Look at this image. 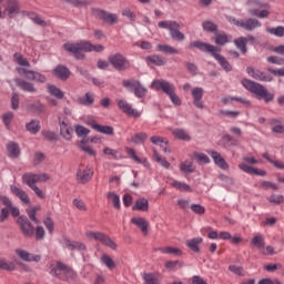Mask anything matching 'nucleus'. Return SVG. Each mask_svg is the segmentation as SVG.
Returning <instances> with one entry per match:
<instances>
[{"mask_svg": "<svg viewBox=\"0 0 284 284\" xmlns=\"http://www.w3.org/2000/svg\"><path fill=\"white\" fill-rule=\"evenodd\" d=\"M190 50H200V52H206L207 54H211L213 59H215L221 68H223L226 72H232V64L225 59V57L221 55L219 52H221V48L214 47L213 44H210L207 42H203L201 40H196L189 43Z\"/></svg>", "mask_w": 284, "mask_h": 284, "instance_id": "1", "label": "nucleus"}, {"mask_svg": "<svg viewBox=\"0 0 284 284\" xmlns=\"http://www.w3.org/2000/svg\"><path fill=\"white\" fill-rule=\"evenodd\" d=\"M63 48L67 52L73 54L74 59L81 61L85 59V54L83 52H103L105 47L103 44H92L88 41H81L78 43H64Z\"/></svg>", "mask_w": 284, "mask_h": 284, "instance_id": "2", "label": "nucleus"}, {"mask_svg": "<svg viewBox=\"0 0 284 284\" xmlns=\"http://www.w3.org/2000/svg\"><path fill=\"white\" fill-rule=\"evenodd\" d=\"M49 274L59 278L60 281H77V271L74 268L59 260L53 261L49 265Z\"/></svg>", "mask_w": 284, "mask_h": 284, "instance_id": "3", "label": "nucleus"}, {"mask_svg": "<svg viewBox=\"0 0 284 284\" xmlns=\"http://www.w3.org/2000/svg\"><path fill=\"white\" fill-rule=\"evenodd\" d=\"M242 85L248 90V92L256 94L257 99H263L265 103H272V101H274V93H270V91L258 82H254L250 79H243Z\"/></svg>", "mask_w": 284, "mask_h": 284, "instance_id": "4", "label": "nucleus"}, {"mask_svg": "<svg viewBox=\"0 0 284 284\" xmlns=\"http://www.w3.org/2000/svg\"><path fill=\"white\" fill-rule=\"evenodd\" d=\"M158 26L159 28L169 30L170 37L173 41H178L179 43L185 41V33L181 32V24L179 22L174 20L160 21Z\"/></svg>", "mask_w": 284, "mask_h": 284, "instance_id": "5", "label": "nucleus"}, {"mask_svg": "<svg viewBox=\"0 0 284 284\" xmlns=\"http://www.w3.org/2000/svg\"><path fill=\"white\" fill-rule=\"evenodd\" d=\"M109 63L118 70V72H125V70H130L132 68V62L128 60L122 53H114L109 55Z\"/></svg>", "mask_w": 284, "mask_h": 284, "instance_id": "6", "label": "nucleus"}, {"mask_svg": "<svg viewBox=\"0 0 284 284\" xmlns=\"http://www.w3.org/2000/svg\"><path fill=\"white\" fill-rule=\"evenodd\" d=\"M122 85L123 88H126V90H130V92H133L136 99H144L148 94V89L143 87L139 80H123Z\"/></svg>", "mask_w": 284, "mask_h": 284, "instance_id": "7", "label": "nucleus"}, {"mask_svg": "<svg viewBox=\"0 0 284 284\" xmlns=\"http://www.w3.org/2000/svg\"><path fill=\"white\" fill-rule=\"evenodd\" d=\"M17 224L22 236H24L26 239H32V236H34V225L32 224V222H30L28 216L20 215L17 220Z\"/></svg>", "mask_w": 284, "mask_h": 284, "instance_id": "8", "label": "nucleus"}, {"mask_svg": "<svg viewBox=\"0 0 284 284\" xmlns=\"http://www.w3.org/2000/svg\"><path fill=\"white\" fill-rule=\"evenodd\" d=\"M91 14H93L95 19H100V21L109 23V26H114V23L119 21L116 13H108V11L99 8H91Z\"/></svg>", "mask_w": 284, "mask_h": 284, "instance_id": "9", "label": "nucleus"}, {"mask_svg": "<svg viewBox=\"0 0 284 284\" xmlns=\"http://www.w3.org/2000/svg\"><path fill=\"white\" fill-rule=\"evenodd\" d=\"M151 88H152V90H156V92L162 90V92L164 94H166V97H170V94L176 92V88L174 87V84H172L165 80H154L151 83Z\"/></svg>", "mask_w": 284, "mask_h": 284, "instance_id": "10", "label": "nucleus"}, {"mask_svg": "<svg viewBox=\"0 0 284 284\" xmlns=\"http://www.w3.org/2000/svg\"><path fill=\"white\" fill-rule=\"evenodd\" d=\"M118 108L131 119H141V112L130 105L125 100H116Z\"/></svg>", "mask_w": 284, "mask_h": 284, "instance_id": "11", "label": "nucleus"}, {"mask_svg": "<svg viewBox=\"0 0 284 284\" xmlns=\"http://www.w3.org/2000/svg\"><path fill=\"white\" fill-rule=\"evenodd\" d=\"M0 201L2 205L6 206L2 207L0 211V223H4V221H8V217L10 216V210L11 207H14V205H12V201L10 200V197L6 195L0 196Z\"/></svg>", "mask_w": 284, "mask_h": 284, "instance_id": "12", "label": "nucleus"}, {"mask_svg": "<svg viewBox=\"0 0 284 284\" xmlns=\"http://www.w3.org/2000/svg\"><path fill=\"white\" fill-rule=\"evenodd\" d=\"M92 176H94V171L87 166V169H79L77 171L75 179L78 183L85 185V183L91 181Z\"/></svg>", "mask_w": 284, "mask_h": 284, "instance_id": "13", "label": "nucleus"}, {"mask_svg": "<svg viewBox=\"0 0 284 284\" xmlns=\"http://www.w3.org/2000/svg\"><path fill=\"white\" fill-rule=\"evenodd\" d=\"M53 74L57 79H59V81H68V79L72 77V71H70V69L63 64H58L53 69Z\"/></svg>", "mask_w": 284, "mask_h": 284, "instance_id": "14", "label": "nucleus"}, {"mask_svg": "<svg viewBox=\"0 0 284 284\" xmlns=\"http://www.w3.org/2000/svg\"><path fill=\"white\" fill-rule=\"evenodd\" d=\"M92 130H95V132H100V134H106L108 136H112L114 134V128L110 125H101L97 123V120H92L88 123Z\"/></svg>", "mask_w": 284, "mask_h": 284, "instance_id": "15", "label": "nucleus"}, {"mask_svg": "<svg viewBox=\"0 0 284 284\" xmlns=\"http://www.w3.org/2000/svg\"><path fill=\"white\" fill-rule=\"evenodd\" d=\"M6 12H8L9 19H14L19 12H21V8L19 7V0H7V6L4 8Z\"/></svg>", "mask_w": 284, "mask_h": 284, "instance_id": "16", "label": "nucleus"}, {"mask_svg": "<svg viewBox=\"0 0 284 284\" xmlns=\"http://www.w3.org/2000/svg\"><path fill=\"white\" fill-rule=\"evenodd\" d=\"M203 88L196 87L192 89V97H193V105L197 108L199 110H203L205 108V104H203L202 99H203Z\"/></svg>", "mask_w": 284, "mask_h": 284, "instance_id": "17", "label": "nucleus"}, {"mask_svg": "<svg viewBox=\"0 0 284 284\" xmlns=\"http://www.w3.org/2000/svg\"><path fill=\"white\" fill-rule=\"evenodd\" d=\"M240 170L252 176H267V171L250 166L245 163L239 164Z\"/></svg>", "mask_w": 284, "mask_h": 284, "instance_id": "18", "label": "nucleus"}, {"mask_svg": "<svg viewBox=\"0 0 284 284\" xmlns=\"http://www.w3.org/2000/svg\"><path fill=\"white\" fill-rule=\"evenodd\" d=\"M45 110V104L41 103V101H33L27 104V111L31 112V114H37L38 116H41Z\"/></svg>", "mask_w": 284, "mask_h": 284, "instance_id": "19", "label": "nucleus"}, {"mask_svg": "<svg viewBox=\"0 0 284 284\" xmlns=\"http://www.w3.org/2000/svg\"><path fill=\"white\" fill-rule=\"evenodd\" d=\"M13 81L16 85L20 88V90H22V92H29L31 94L37 92V88H34V84L31 82H28L20 78H14Z\"/></svg>", "mask_w": 284, "mask_h": 284, "instance_id": "20", "label": "nucleus"}, {"mask_svg": "<svg viewBox=\"0 0 284 284\" xmlns=\"http://www.w3.org/2000/svg\"><path fill=\"white\" fill-rule=\"evenodd\" d=\"M246 72L247 74H250L253 79H256V81H266L270 82L272 81V77L271 75H266L263 71L261 70H255L252 67H247L246 68Z\"/></svg>", "mask_w": 284, "mask_h": 284, "instance_id": "21", "label": "nucleus"}, {"mask_svg": "<svg viewBox=\"0 0 284 284\" xmlns=\"http://www.w3.org/2000/svg\"><path fill=\"white\" fill-rule=\"evenodd\" d=\"M131 223L133 225H136V227H139L141 230L142 234H144V236H148L150 222H148V220H145V217H132Z\"/></svg>", "mask_w": 284, "mask_h": 284, "instance_id": "22", "label": "nucleus"}, {"mask_svg": "<svg viewBox=\"0 0 284 284\" xmlns=\"http://www.w3.org/2000/svg\"><path fill=\"white\" fill-rule=\"evenodd\" d=\"M261 21L256 18H248L246 20H242L241 28L246 30L247 32H252V30H256V28H261Z\"/></svg>", "mask_w": 284, "mask_h": 284, "instance_id": "23", "label": "nucleus"}, {"mask_svg": "<svg viewBox=\"0 0 284 284\" xmlns=\"http://www.w3.org/2000/svg\"><path fill=\"white\" fill-rule=\"evenodd\" d=\"M10 190L14 196L20 199L24 205H30V196H28V193L23 191L22 189L18 187L17 185H10Z\"/></svg>", "mask_w": 284, "mask_h": 284, "instance_id": "24", "label": "nucleus"}, {"mask_svg": "<svg viewBox=\"0 0 284 284\" xmlns=\"http://www.w3.org/2000/svg\"><path fill=\"white\" fill-rule=\"evenodd\" d=\"M151 143H153L154 145H160V148H162L164 154H170V142L168 140H165L162 136H151L150 139Z\"/></svg>", "mask_w": 284, "mask_h": 284, "instance_id": "25", "label": "nucleus"}, {"mask_svg": "<svg viewBox=\"0 0 284 284\" xmlns=\"http://www.w3.org/2000/svg\"><path fill=\"white\" fill-rule=\"evenodd\" d=\"M7 152L10 159H19L21 156V148L17 142H9L7 144Z\"/></svg>", "mask_w": 284, "mask_h": 284, "instance_id": "26", "label": "nucleus"}, {"mask_svg": "<svg viewBox=\"0 0 284 284\" xmlns=\"http://www.w3.org/2000/svg\"><path fill=\"white\" fill-rule=\"evenodd\" d=\"M211 156H212L215 165H217V168H221V170H227L230 168V165L227 164L225 159H223L221 153H219L216 151H212Z\"/></svg>", "mask_w": 284, "mask_h": 284, "instance_id": "27", "label": "nucleus"}, {"mask_svg": "<svg viewBox=\"0 0 284 284\" xmlns=\"http://www.w3.org/2000/svg\"><path fill=\"white\" fill-rule=\"evenodd\" d=\"M132 210L139 212H148V210H150V202L145 197H140L135 201Z\"/></svg>", "mask_w": 284, "mask_h": 284, "instance_id": "28", "label": "nucleus"}, {"mask_svg": "<svg viewBox=\"0 0 284 284\" xmlns=\"http://www.w3.org/2000/svg\"><path fill=\"white\" fill-rule=\"evenodd\" d=\"M201 243H203V237H194L186 241V247H189L191 252H194L195 254H200L201 247H199V245H201Z\"/></svg>", "mask_w": 284, "mask_h": 284, "instance_id": "29", "label": "nucleus"}, {"mask_svg": "<svg viewBox=\"0 0 284 284\" xmlns=\"http://www.w3.org/2000/svg\"><path fill=\"white\" fill-rule=\"evenodd\" d=\"M154 252H161L162 254H171L172 256H183V251L174 246L154 248Z\"/></svg>", "mask_w": 284, "mask_h": 284, "instance_id": "30", "label": "nucleus"}, {"mask_svg": "<svg viewBox=\"0 0 284 284\" xmlns=\"http://www.w3.org/2000/svg\"><path fill=\"white\" fill-rule=\"evenodd\" d=\"M22 183L31 189L37 186V183H39L37 180V173H24L22 175Z\"/></svg>", "mask_w": 284, "mask_h": 284, "instance_id": "31", "label": "nucleus"}, {"mask_svg": "<svg viewBox=\"0 0 284 284\" xmlns=\"http://www.w3.org/2000/svg\"><path fill=\"white\" fill-rule=\"evenodd\" d=\"M26 130L30 134H39V132H41V121L31 120L26 124Z\"/></svg>", "mask_w": 284, "mask_h": 284, "instance_id": "32", "label": "nucleus"}, {"mask_svg": "<svg viewBox=\"0 0 284 284\" xmlns=\"http://www.w3.org/2000/svg\"><path fill=\"white\" fill-rule=\"evenodd\" d=\"M60 135L65 139V141H72V128L65 124V121L60 122Z\"/></svg>", "mask_w": 284, "mask_h": 284, "instance_id": "33", "label": "nucleus"}, {"mask_svg": "<svg viewBox=\"0 0 284 284\" xmlns=\"http://www.w3.org/2000/svg\"><path fill=\"white\" fill-rule=\"evenodd\" d=\"M79 150L88 154L89 156H97V151L88 145V141L81 140L77 143Z\"/></svg>", "mask_w": 284, "mask_h": 284, "instance_id": "34", "label": "nucleus"}, {"mask_svg": "<svg viewBox=\"0 0 284 284\" xmlns=\"http://www.w3.org/2000/svg\"><path fill=\"white\" fill-rule=\"evenodd\" d=\"M251 245H254L262 254H265V240L263 236L255 235L251 241Z\"/></svg>", "mask_w": 284, "mask_h": 284, "instance_id": "35", "label": "nucleus"}, {"mask_svg": "<svg viewBox=\"0 0 284 284\" xmlns=\"http://www.w3.org/2000/svg\"><path fill=\"white\" fill-rule=\"evenodd\" d=\"M234 44L242 54H247V38L240 37L234 40Z\"/></svg>", "mask_w": 284, "mask_h": 284, "instance_id": "36", "label": "nucleus"}, {"mask_svg": "<svg viewBox=\"0 0 284 284\" xmlns=\"http://www.w3.org/2000/svg\"><path fill=\"white\" fill-rule=\"evenodd\" d=\"M39 211H41L40 205H36V206H32L31 209H27V214L29 216V221H31L36 225H39V223H41V221H39L37 219V212H39Z\"/></svg>", "mask_w": 284, "mask_h": 284, "instance_id": "37", "label": "nucleus"}, {"mask_svg": "<svg viewBox=\"0 0 284 284\" xmlns=\"http://www.w3.org/2000/svg\"><path fill=\"white\" fill-rule=\"evenodd\" d=\"M106 199L112 202L114 210H121V197L115 192H108Z\"/></svg>", "mask_w": 284, "mask_h": 284, "instance_id": "38", "label": "nucleus"}, {"mask_svg": "<svg viewBox=\"0 0 284 284\" xmlns=\"http://www.w3.org/2000/svg\"><path fill=\"white\" fill-rule=\"evenodd\" d=\"M202 28L204 32H211L213 34L219 32V26H216L212 20H204L202 22Z\"/></svg>", "mask_w": 284, "mask_h": 284, "instance_id": "39", "label": "nucleus"}, {"mask_svg": "<svg viewBox=\"0 0 284 284\" xmlns=\"http://www.w3.org/2000/svg\"><path fill=\"white\" fill-rule=\"evenodd\" d=\"M16 70L20 77H24V79H27L28 81H34L36 71L21 68V67H18Z\"/></svg>", "mask_w": 284, "mask_h": 284, "instance_id": "40", "label": "nucleus"}, {"mask_svg": "<svg viewBox=\"0 0 284 284\" xmlns=\"http://www.w3.org/2000/svg\"><path fill=\"white\" fill-rule=\"evenodd\" d=\"M80 105L90 106L94 103V95L90 92H87L84 97L78 99Z\"/></svg>", "mask_w": 284, "mask_h": 284, "instance_id": "41", "label": "nucleus"}, {"mask_svg": "<svg viewBox=\"0 0 284 284\" xmlns=\"http://www.w3.org/2000/svg\"><path fill=\"white\" fill-rule=\"evenodd\" d=\"M214 34H215L214 39H215L216 45H225L226 43H230V37L226 36L225 32L219 33V31H217Z\"/></svg>", "mask_w": 284, "mask_h": 284, "instance_id": "42", "label": "nucleus"}, {"mask_svg": "<svg viewBox=\"0 0 284 284\" xmlns=\"http://www.w3.org/2000/svg\"><path fill=\"white\" fill-rule=\"evenodd\" d=\"M101 263H103V265H105V267H108V270H116V263L108 254H103L101 256Z\"/></svg>", "mask_w": 284, "mask_h": 284, "instance_id": "43", "label": "nucleus"}, {"mask_svg": "<svg viewBox=\"0 0 284 284\" xmlns=\"http://www.w3.org/2000/svg\"><path fill=\"white\" fill-rule=\"evenodd\" d=\"M173 134L175 136V139H179L180 141H191V136L187 133V131L183 130V129H175L173 131Z\"/></svg>", "mask_w": 284, "mask_h": 284, "instance_id": "44", "label": "nucleus"}, {"mask_svg": "<svg viewBox=\"0 0 284 284\" xmlns=\"http://www.w3.org/2000/svg\"><path fill=\"white\" fill-rule=\"evenodd\" d=\"M145 61L149 63H153V65H165L166 61L165 58H162L160 55H148L145 58Z\"/></svg>", "mask_w": 284, "mask_h": 284, "instance_id": "45", "label": "nucleus"}, {"mask_svg": "<svg viewBox=\"0 0 284 284\" xmlns=\"http://www.w3.org/2000/svg\"><path fill=\"white\" fill-rule=\"evenodd\" d=\"M171 185L172 187H175V190H179L180 192H192V186H190L185 182L173 181Z\"/></svg>", "mask_w": 284, "mask_h": 284, "instance_id": "46", "label": "nucleus"}, {"mask_svg": "<svg viewBox=\"0 0 284 284\" xmlns=\"http://www.w3.org/2000/svg\"><path fill=\"white\" fill-rule=\"evenodd\" d=\"M159 52H164V54H179V50L174 47L168 44H158Z\"/></svg>", "mask_w": 284, "mask_h": 284, "instance_id": "47", "label": "nucleus"}, {"mask_svg": "<svg viewBox=\"0 0 284 284\" xmlns=\"http://www.w3.org/2000/svg\"><path fill=\"white\" fill-rule=\"evenodd\" d=\"M88 239H93V241H99L100 243H103L108 236L105 233L101 232H88L87 233Z\"/></svg>", "mask_w": 284, "mask_h": 284, "instance_id": "48", "label": "nucleus"}, {"mask_svg": "<svg viewBox=\"0 0 284 284\" xmlns=\"http://www.w3.org/2000/svg\"><path fill=\"white\" fill-rule=\"evenodd\" d=\"M146 140H148V133L145 132L135 133L130 139L131 143H136V144L144 143Z\"/></svg>", "mask_w": 284, "mask_h": 284, "instance_id": "49", "label": "nucleus"}, {"mask_svg": "<svg viewBox=\"0 0 284 284\" xmlns=\"http://www.w3.org/2000/svg\"><path fill=\"white\" fill-rule=\"evenodd\" d=\"M142 278L144 284H159V278H156L154 273H143Z\"/></svg>", "mask_w": 284, "mask_h": 284, "instance_id": "50", "label": "nucleus"}, {"mask_svg": "<svg viewBox=\"0 0 284 284\" xmlns=\"http://www.w3.org/2000/svg\"><path fill=\"white\" fill-rule=\"evenodd\" d=\"M268 203L273 205H283L284 204V195L282 194H272L267 197Z\"/></svg>", "mask_w": 284, "mask_h": 284, "instance_id": "51", "label": "nucleus"}, {"mask_svg": "<svg viewBox=\"0 0 284 284\" xmlns=\"http://www.w3.org/2000/svg\"><path fill=\"white\" fill-rule=\"evenodd\" d=\"M48 92L52 97H55V99H63V97H65L63 91H61V89L57 88V85H49Z\"/></svg>", "mask_w": 284, "mask_h": 284, "instance_id": "52", "label": "nucleus"}, {"mask_svg": "<svg viewBox=\"0 0 284 284\" xmlns=\"http://www.w3.org/2000/svg\"><path fill=\"white\" fill-rule=\"evenodd\" d=\"M250 14H252V17H257V19H267V17H270V11L267 10H258V9H251Z\"/></svg>", "mask_w": 284, "mask_h": 284, "instance_id": "53", "label": "nucleus"}, {"mask_svg": "<svg viewBox=\"0 0 284 284\" xmlns=\"http://www.w3.org/2000/svg\"><path fill=\"white\" fill-rule=\"evenodd\" d=\"M222 141H224V145H226L227 148H232L239 145V141L236 139H234V136L230 135V134H224L222 136Z\"/></svg>", "mask_w": 284, "mask_h": 284, "instance_id": "54", "label": "nucleus"}, {"mask_svg": "<svg viewBox=\"0 0 284 284\" xmlns=\"http://www.w3.org/2000/svg\"><path fill=\"white\" fill-rule=\"evenodd\" d=\"M41 136L47 139V141H59V135L54 131L42 130Z\"/></svg>", "mask_w": 284, "mask_h": 284, "instance_id": "55", "label": "nucleus"}, {"mask_svg": "<svg viewBox=\"0 0 284 284\" xmlns=\"http://www.w3.org/2000/svg\"><path fill=\"white\" fill-rule=\"evenodd\" d=\"M36 241H43L45 239V229L43 226H36L34 234Z\"/></svg>", "mask_w": 284, "mask_h": 284, "instance_id": "56", "label": "nucleus"}, {"mask_svg": "<svg viewBox=\"0 0 284 284\" xmlns=\"http://www.w3.org/2000/svg\"><path fill=\"white\" fill-rule=\"evenodd\" d=\"M180 170L182 172H185L186 174H192V172H194L196 168L192 162L185 161L184 163L181 164Z\"/></svg>", "mask_w": 284, "mask_h": 284, "instance_id": "57", "label": "nucleus"}, {"mask_svg": "<svg viewBox=\"0 0 284 284\" xmlns=\"http://www.w3.org/2000/svg\"><path fill=\"white\" fill-rule=\"evenodd\" d=\"M63 3H70L73 8H87L88 1L85 0H62Z\"/></svg>", "mask_w": 284, "mask_h": 284, "instance_id": "58", "label": "nucleus"}, {"mask_svg": "<svg viewBox=\"0 0 284 284\" xmlns=\"http://www.w3.org/2000/svg\"><path fill=\"white\" fill-rule=\"evenodd\" d=\"M74 130H75L77 136H88V134H90V129L81 124H75Z\"/></svg>", "mask_w": 284, "mask_h": 284, "instance_id": "59", "label": "nucleus"}, {"mask_svg": "<svg viewBox=\"0 0 284 284\" xmlns=\"http://www.w3.org/2000/svg\"><path fill=\"white\" fill-rule=\"evenodd\" d=\"M194 159H196L197 163L200 164H207L210 163V156H207L205 153H193Z\"/></svg>", "mask_w": 284, "mask_h": 284, "instance_id": "60", "label": "nucleus"}, {"mask_svg": "<svg viewBox=\"0 0 284 284\" xmlns=\"http://www.w3.org/2000/svg\"><path fill=\"white\" fill-rule=\"evenodd\" d=\"M13 58L16 59L18 65H22L23 68H30V62L23 55L14 53Z\"/></svg>", "mask_w": 284, "mask_h": 284, "instance_id": "61", "label": "nucleus"}, {"mask_svg": "<svg viewBox=\"0 0 284 284\" xmlns=\"http://www.w3.org/2000/svg\"><path fill=\"white\" fill-rule=\"evenodd\" d=\"M191 212L197 214V216H203L205 214V206L201 204H191Z\"/></svg>", "mask_w": 284, "mask_h": 284, "instance_id": "62", "label": "nucleus"}, {"mask_svg": "<svg viewBox=\"0 0 284 284\" xmlns=\"http://www.w3.org/2000/svg\"><path fill=\"white\" fill-rule=\"evenodd\" d=\"M260 187H262V190H273L275 192L278 190V185L270 181H262Z\"/></svg>", "mask_w": 284, "mask_h": 284, "instance_id": "63", "label": "nucleus"}, {"mask_svg": "<svg viewBox=\"0 0 284 284\" xmlns=\"http://www.w3.org/2000/svg\"><path fill=\"white\" fill-rule=\"evenodd\" d=\"M268 32L275 37H284V27L278 26L276 28L268 29Z\"/></svg>", "mask_w": 284, "mask_h": 284, "instance_id": "64", "label": "nucleus"}]
</instances>
